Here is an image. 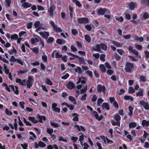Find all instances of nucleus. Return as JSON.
Wrapping results in <instances>:
<instances>
[{
  "instance_id": "obj_1",
  "label": "nucleus",
  "mask_w": 149,
  "mask_h": 149,
  "mask_svg": "<svg viewBox=\"0 0 149 149\" xmlns=\"http://www.w3.org/2000/svg\"><path fill=\"white\" fill-rule=\"evenodd\" d=\"M125 66L124 70L127 73H132L135 70L134 65L133 63L127 62L125 63Z\"/></svg>"
},
{
  "instance_id": "obj_2",
  "label": "nucleus",
  "mask_w": 149,
  "mask_h": 149,
  "mask_svg": "<svg viewBox=\"0 0 149 149\" xmlns=\"http://www.w3.org/2000/svg\"><path fill=\"white\" fill-rule=\"evenodd\" d=\"M38 119L39 120L38 121L34 117L29 116L28 117V119L29 120L34 124H37L39 122L42 123H43L42 120L45 121L46 119V118L45 116H40L39 114H38Z\"/></svg>"
},
{
  "instance_id": "obj_3",
  "label": "nucleus",
  "mask_w": 149,
  "mask_h": 149,
  "mask_svg": "<svg viewBox=\"0 0 149 149\" xmlns=\"http://www.w3.org/2000/svg\"><path fill=\"white\" fill-rule=\"evenodd\" d=\"M96 11L97 12V14L99 15H103L106 12L110 13L109 10L105 8H97L96 10Z\"/></svg>"
},
{
  "instance_id": "obj_4",
  "label": "nucleus",
  "mask_w": 149,
  "mask_h": 149,
  "mask_svg": "<svg viewBox=\"0 0 149 149\" xmlns=\"http://www.w3.org/2000/svg\"><path fill=\"white\" fill-rule=\"evenodd\" d=\"M97 91L98 93L102 92L104 94L106 92V88L104 85L99 84L97 86Z\"/></svg>"
},
{
  "instance_id": "obj_5",
  "label": "nucleus",
  "mask_w": 149,
  "mask_h": 149,
  "mask_svg": "<svg viewBox=\"0 0 149 149\" xmlns=\"http://www.w3.org/2000/svg\"><path fill=\"white\" fill-rule=\"evenodd\" d=\"M78 22L80 24H86L89 22L88 19L87 17H80L77 19Z\"/></svg>"
},
{
  "instance_id": "obj_6",
  "label": "nucleus",
  "mask_w": 149,
  "mask_h": 149,
  "mask_svg": "<svg viewBox=\"0 0 149 149\" xmlns=\"http://www.w3.org/2000/svg\"><path fill=\"white\" fill-rule=\"evenodd\" d=\"M139 104L143 106L146 110H149V104L148 103L142 100L140 101Z\"/></svg>"
},
{
  "instance_id": "obj_7",
  "label": "nucleus",
  "mask_w": 149,
  "mask_h": 149,
  "mask_svg": "<svg viewBox=\"0 0 149 149\" xmlns=\"http://www.w3.org/2000/svg\"><path fill=\"white\" fill-rule=\"evenodd\" d=\"M57 104L55 103H53L52 104V109H53V111L56 113H59L60 112L61 109L57 107Z\"/></svg>"
},
{
  "instance_id": "obj_8",
  "label": "nucleus",
  "mask_w": 149,
  "mask_h": 149,
  "mask_svg": "<svg viewBox=\"0 0 149 149\" xmlns=\"http://www.w3.org/2000/svg\"><path fill=\"white\" fill-rule=\"evenodd\" d=\"M15 81L17 83H18L20 85L23 86L26 85V80L24 79L22 80L21 79L19 78H17L16 79Z\"/></svg>"
},
{
  "instance_id": "obj_9",
  "label": "nucleus",
  "mask_w": 149,
  "mask_h": 149,
  "mask_svg": "<svg viewBox=\"0 0 149 149\" xmlns=\"http://www.w3.org/2000/svg\"><path fill=\"white\" fill-rule=\"evenodd\" d=\"M139 92L136 93V96L137 97H143V93L144 92V89L141 88H140L139 89Z\"/></svg>"
},
{
  "instance_id": "obj_10",
  "label": "nucleus",
  "mask_w": 149,
  "mask_h": 149,
  "mask_svg": "<svg viewBox=\"0 0 149 149\" xmlns=\"http://www.w3.org/2000/svg\"><path fill=\"white\" fill-rule=\"evenodd\" d=\"M39 34L45 38V39H47L49 35V33L47 31H45V33L43 32H40Z\"/></svg>"
},
{
  "instance_id": "obj_11",
  "label": "nucleus",
  "mask_w": 149,
  "mask_h": 149,
  "mask_svg": "<svg viewBox=\"0 0 149 149\" xmlns=\"http://www.w3.org/2000/svg\"><path fill=\"white\" fill-rule=\"evenodd\" d=\"M137 17V15L136 14H134L132 16V18L133 20H131L130 21V22H132L133 23L135 24H137L138 23H139V20H137L135 21V19Z\"/></svg>"
},
{
  "instance_id": "obj_12",
  "label": "nucleus",
  "mask_w": 149,
  "mask_h": 149,
  "mask_svg": "<svg viewBox=\"0 0 149 149\" xmlns=\"http://www.w3.org/2000/svg\"><path fill=\"white\" fill-rule=\"evenodd\" d=\"M67 53L69 56H71L72 57H70L69 58L70 59V60H74L76 58H77V57H79L78 56L75 55L71 52H67Z\"/></svg>"
},
{
  "instance_id": "obj_13",
  "label": "nucleus",
  "mask_w": 149,
  "mask_h": 149,
  "mask_svg": "<svg viewBox=\"0 0 149 149\" xmlns=\"http://www.w3.org/2000/svg\"><path fill=\"white\" fill-rule=\"evenodd\" d=\"M66 87L68 88L72 89L74 88V85L73 83L69 82L66 85Z\"/></svg>"
},
{
  "instance_id": "obj_14",
  "label": "nucleus",
  "mask_w": 149,
  "mask_h": 149,
  "mask_svg": "<svg viewBox=\"0 0 149 149\" xmlns=\"http://www.w3.org/2000/svg\"><path fill=\"white\" fill-rule=\"evenodd\" d=\"M32 5V4L31 3L27 2H25L23 3L22 6L25 9H27L31 7Z\"/></svg>"
},
{
  "instance_id": "obj_15",
  "label": "nucleus",
  "mask_w": 149,
  "mask_h": 149,
  "mask_svg": "<svg viewBox=\"0 0 149 149\" xmlns=\"http://www.w3.org/2000/svg\"><path fill=\"white\" fill-rule=\"evenodd\" d=\"M142 125L143 127H148L149 126V120L147 121L146 120H143L142 122Z\"/></svg>"
},
{
  "instance_id": "obj_16",
  "label": "nucleus",
  "mask_w": 149,
  "mask_h": 149,
  "mask_svg": "<svg viewBox=\"0 0 149 149\" xmlns=\"http://www.w3.org/2000/svg\"><path fill=\"white\" fill-rule=\"evenodd\" d=\"M72 116H73L72 120L74 121H78L79 119L78 118V115L76 113H74L72 114Z\"/></svg>"
},
{
  "instance_id": "obj_17",
  "label": "nucleus",
  "mask_w": 149,
  "mask_h": 149,
  "mask_svg": "<svg viewBox=\"0 0 149 149\" xmlns=\"http://www.w3.org/2000/svg\"><path fill=\"white\" fill-rule=\"evenodd\" d=\"M58 149V146L56 144H54L53 146L51 145H49L47 146V149Z\"/></svg>"
},
{
  "instance_id": "obj_18",
  "label": "nucleus",
  "mask_w": 149,
  "mask_h": 149,
  "mask_svg": "<svg viewBox=\"0 0 149 149\" xmlns=\"http://www.w3.org/2000/svg\"><path fill=\"white\" fill-rule=\"evenodd\" d=\"M79 57H77V58L78 59V61L79 64H84L85 63V62L84 57H79Z\"/></svg>"
},
{
  "instance_id": "obj_19",
  "label": "nucleus",
  "mask_w": 149,
  "mask_h": 149,
  "mask_svg": "<svg viewBox=\"0 0 149 149\" xmlns=\"http://www.w3.org/2000/svg\"><path fill=\"white\" fill-rule=\"evenodd\" d=\"M93 50L95 51L99 52L100 50V46L99 44H97L95 47L93 48Z\"/></svg>"
},
{
  "instance_id": "obj_20",
  "label": "nucleus",
  "mask_w": 149,
  "mask_h": 149,
  "mask_svg": "<svg viewBox=\"0 0 149 149\" xmlns=\"http://www.w3.org/2000/svg\"><path fill=\"white\" fill-rule=\"evenodd\" d=\"M53 2L52 0L51 2L50 3V6L49 9L48 10L54 12L56 9V6L54 5L53 4Z\"/></svg>"
},
{
  "instance_id": "obj_21",
  "label": "nucleus",
  "mask_w": 149,
  "mask_h": 149,
  "mask_svg": "<svg viewBox=\"0 0 149 149\" xmlns=\"http://www.w3.org/2000/svg\"><path fill=\"white\" fill-rule=\"evenodd\" d=\"M111 123L113 126L117 125L120 126V122L117 121L116 122L114 120H111Z\"/></svg>"
},
{
  "instance_id": "obj_22",
  "label": "nucleus",
  "mask_w": 149,
  "mask_h": 149,
  "mask_svg": "<svg viewBox=\"0 0 149 149\" xmlns=\"http://www.w3.org/2000/svg\"><path fill=\"white\" fill-rule=\"evenodd\" d=\"M102 107L103 109L105 108L107 110H109L110 109V107L108 104L106 102L103 103L102 104Z\"/></svg>"
},
{
  "instance_id": "obj_23",
  "label": "nucleus",
  "mask_w": 149,
  "mask_h": 149,
  "mask_svg": "<svg viewBox=\"0 0 149 149\" xmlns=\"http://www.w3.org/2000/svg\"><path fill=\"white\" fill-rule=\"evenodd\" d=\"M140 81L143 82H145L147 81V78L145 76H140L139 77Z\"/></svg>"
},
{
  "instance_id": "obj_24",
  "label": "nucleus",
  "mask_w": 149,
  "mask_h": 149,
  "mask_svg": "<svg viewBox=\"0 0 149 149\" xmlns=\"http://www.w3.org/2000/svg\"><path fill=\"white\" fill-rule=\"evenodd\" d=\"M128 109L130 111L128 113V115L130 117H131L132 116L133 110L134 108L131 106H130L128 107Z\"/></svg>"
},
{
  "instance_id": "obj_25",
  "label": "nucleus",
  "mask_w": 149,
  "mask_h": 149,
  "mask_svg": "<svg viewBox=\"0 0 149 149\" xmlns=\"http://www.w3.org/2000/svg\"><path fill=\"white\" fill-rule=\"evenodd\" d=\"M113 118L116 121L120 122L121 120V117L119 114H117L114 116Z\"/></svg>"
},
{
  "instance_id": "obj_26",
  "label": "nucleus",
  "mask_w": 149,
  "mask_h": 149,
  "mask_svg": "<svg viewBox=\"0 0 149 149\" xmlns=\"http://www.w3.org/2000/svg\"><path fill=\"white\" fill-rule=\"evenodd\" d=\"M50 123L51 125L54 127L57 128L60 127V125L59 124L53 122L52 121H51L50 122Z\"/></svg>"
},
{
  "instance_id": "obj_27",
  "label": "nucleus",
  "mask_w": 149,
  "mask_h": 149,
  "mask_svg": "<svg viewBox=\"0 0 149 149\" xmlns=\"http://www.w3.org/2000/svg\"><path fill=\"white\" fill-rule=\"evenodd\" d=\"M124 99L125 100H130L131 101L134 100L133 97L130 95H125L124 97Z\"/></svg>"
},
{
  "instance_id": "obj_28",
  "label": "nucleus",
  "mask_w": 149,
  "mask_h": 149,
  "mask_svg": "<svg viewBox=\"0 0 149 149\" xmlns=\"http://www.w3.org/2000/svg\"><path fill=\"white\" fill-rule=\"evenodd\" d=\"M31 44H34L39 42V39L36 38H33L31 39Z\"/></svg>"
},
{
  "instance_id": "obj_29",
  "label": "nucleus",
  "mask_w": 149,
  "mask_h": 149,
  "mask_svg": "<svg viewBox=\"0 0 149 149\" xmlns=\"http://www.w3.org/2000/svg\"><path fill=\"white\" fill-rule=\"evenodd\" d=\"M129 6L130 9L131 10H132L134 9L135 8V3L133 2L132 1L129 4Z\"/></svg>"
},
{
  "instance_id": "obj_30",
  "label": "nucleus",
  "mask_w": 149,
  "mask_h": 149,
  "mask_svg": "<svg viewBox=\"0 0 149 149\" xmlns=\"http://www.w3.org/2000/svg\"><path fill=\"white\" fill-rule=\"evenodd\" d=\"M100 48L104 51H106L107 48V45L104 43H102L100 45Z\"/></svg>"
},
{
  "instance_id": "obj_31",
  "label": "nucleus",
  "mask_w": 149,
  "mask_h": 149,
  "mask_svg": "<svg viewBox=\"0 0 149 149\" xmlns=\"http://www.w3.org/2000/svg\"><path fill=\"white\" fill-rule=\"evenodd\" d=\"M114 56L116 60L117 61H119L121 59V57L116 53L114 54Z\"/></svg>"
},
{
  "instance_id": "obj_32",
  "label": "nucleus",
  "mask_w": 149,
  "mask_h": 149,
  "mask_svg": "<svg viewBox=\"0 0 149 149\" xmlns=\"http://www.w3.org/2000/svg\"><path fill=\"white\" fill-rule=\"evenodd\" d=\"M84 38L86 41L88 42L89 43L91 41V39L90 37L88 35H86L84 36Z\"/></svg>"
},
{
  "instance_id": "obj_33",
  "label": "nucleus",
  "mask_w": 149,
  "mask_h": 149,
  "mask_svg": "<svg viewBox=\"0 0 149 149\" xmlns=\"http://www.w3.org/2000/svg\"><path fill=\"white\" fill-rule=\"evenodd\" d=\"M53 29L56 32L61 33L62 31L60 27H57L56 26Z\"/></svg>"
},
{
  "instance_id": "obj_34",
  "label": "nucleus",
  "mask_w": 149,
  "mask_h": 149,
  "mask_svg": "<svg viewBox=\"0 0 149 149\" xmlns=\"http://www.w3.org/2000/svg\"><path fill=\"white\" fill-rule=\"evenodd\" d=\"M104 101V100L102 99V98H98L97 101V106H100V104L103 102Z\"/></svg>"
},
{
  "instance_id": "obj_35",
  "label": "nucleus",
  "mask_w": 149,
  "mask_h": 149,
  "mask_svg": "<svg viewBox=\"0 0 149 149\" xmlns=\"http://www.w3.org/2000/svg\"><path fill=\"white\" fill-rule=\"evenodd\" d=\"M76 4V5L79 8H81L82 5L81 3L78 0H76L74 2Z\"/></svg>"
},
{
  "instance_id": "obj_36",
  "label": "nucleus",
  "mask_w": 149,
  "mask_h": 149,
  "mask_svg": "<svg viewBox=\"0 0 149 149\" xmlns=\"http://www.w3.org/2000/svg\"><path fill=\"white\" fill-rule=\"evenodd\" d=\"M40 24V22L39 21H36L34 23V25L35 28H36L38 27H41V26H39Z\"/></svg>"
},
{
  "instance_id": "obj_37",
  "label": "nucleus",
  "mask_w": 149,
  "mask_h": 149,
  "mask_svg": "<svg viewBox=\"0 0 149 149\" xmlns=\"http://www.w3.org/2000/svg\"><path fill=\"white\" fill-rule=\"evenodd\" d=\"M141 3L145 4L148 7L149 6V0H142Z\"/></svg>"
},
{
  "instance_id": "obj_38",
  "label": "nucleus",
  "mask_w": 149,
  "mask_h": 149,
  "mask_svg": "<svg viewBox=\"0 0 149 149\" xmlns=\"http://www.w3.org/2000/svg\"><path fill=\"white\" fill-rule=\"evenodd\" d=\"M45 82L47 84L50 86L52 85L53 84L52 82L48 78H47L45 79Z\"/></svg>"
},
{
  "instance_id": "obj_39",
  "label": "nucleus",
  "mask_w": 149,
  "mask_h": 149,
  "mask_svg": "<svg viewBox=\"0 0 149 149\" xmlns=\"http://www.w3.org/2000/svg\"><path fill=\"white\" fill-rule=\"evenodd\" d=\"M137 125V124L135 122L130 123L129 124V127L130 128H134Z\"/></svg>"
},
{
  "instance_id": "obj_40",
  "label": "nucleus",
  "mask_w": 149,
  "mask_h": 149,
  "mask_svg": "<svg viewBox=\"0 0 149 149\" xmlns=\"http://www.w3.org/2000/svg\"><path fill=\"white\" fill-rule=\"evenodd\" d=\"M112 43L115 46L118 47H120L122 46V45L121 44L115 41H113Z\"/></svg>"
},
{
  "instance_id": "obj_41",
  "label": "nucleus",
  "mask_w": 149,
  "mask_h": 149,
  "mask_svg": "<svg viewBox=\"0 0 149 149\" xmlns=\"http://www.w3.org/2000/svg\"><path fill=\"white\" fill-rule=\"evenodd\" d=\"M3 67L5 70L4 72L5 73H6V74H9L10 73L9 72V69H7V66H6V65L4 64L3 65Z\"/></svg>"
},
{
  "instance_id": "obj_42",
  "label": "nucleus",
  "mask_w": 149,
  "mask_h": 149,
  "mask_svg": "<svg viewBox=\"0 0 149 149\" xmlns=\"http://www.w3.org/2000/svg\"><path fill=\"white\" fill-rule=\"evenodd\" d=\"M39 146L40 147L44 148L46 146V144L43 142L40 141L38 142Z\"/></svg>"
},
{
  "instance_id": "obj_43",
  "label": "nucleus",
  "mask_w": 149,
  "mask_h": 149,
  "mask_svg": "<svg viewBox=\"0 0 149 149\" xmlns=\"http://www.w3.org/2000/svg\"><path fill=\"white\" fill-rule=\"evenodd\" d=\"M79 134H81V135L79 137V141L80 142H82L83 140L84 139V136L85 137V136L84 135V134L81 132H79Z\"/></svg>"
},
{
  "instance_id": "obj_44",
  "label": "nucleus",
  "mask_w": 149,
  "mask_h": 149,
  "mask_svg": "<svg viewBox=\"0 0 149 149\" xmlns=\"http://www.w3.org/2000/svg\"><path fill=\"white\" fill-rule=\"evenodd\" d=\"M18 38V36L17 35L14 34L11 36L10 37V38L11 40H16Z\"/></svg>"
},
{
  "instance_id": "obj_45",
  "label": "nucleus",
  "mask_w": 149,
  "mask_h": 149,
  "mask_svg": "<svg viewBox=\"0 0 149 149\" xmlns=\"http://www.w3.org/2000/svg\"><path fill=\"white\" fill-rule=\"evenodd\" d=\"M100 67V68L101 71L103 72H105L106 71V69L105 68L103 64H101Z\"/></svg>"
},
{
  "instance_id": "obj_46",
  "label": "nucleus",
  "mask_w": 149,
  "mask_h": 149,
  "mask_svg": "<svg viewBox=\"0 0 149 149\" xmlns=\"http://www.w3.org/2000/svg\"><path fill=\"white\" fill-rule=\"evenodd\" d=\"M26 86L27 88H30L32 86L33 83L27 80L26 81Z\"/></svg>"
},
{
  "instance_id": "obj_47",
  "label": "nucleus",
  "mask_w": 149,
  "mask_h": 149,
  "mask_svg": "<svg viewBox=\"0 0 149 149\" xmlns=\"http://www.w3.org/2000/svg\"><path fill=\"white\" fill-rule=\"evenodd\" d=\"M105 56L106 55L104 54H101L100 57V60L103 62H104L105 61Z\"/></svg>"
},
{
  "instance_id": "obj_48",
  "label": "nucleus",
  "mask_w": 149,
  "mask_h": 149,
  "mask_svg": "<svg viewBox=\"0 0 149 149\" xmlns=\"http://www.w3.org/2000/svg\"><path fill=\"white\" fill-rule=\"evenodd\" d=\"M128 92L130 94H132L135 92V89L132 87H130L128 90Z\"/></svg>"
},
{
  "instance_id": "obj_49",
  "label": "nucleus",
  "mask_w": 149,
  "mask_h": 149,
  "mask_svg": "<svg viewBox=\"0 0 149 149\" xmlns=\"http://www.w3.org/2000/svg\"><path fill=\"white\" fill-rule=\"evenodd\" d=\"M5 113L8 115H11L13 114L12 113L11 111H10L7 108H6L5 109Z\"/></svg>"
},
{
  "instance_id": "obj_50",
  "label": "nucleus",
  "mask_w": 149,
  "mask_h": 149,
  "mask_svg": "<svg viewBox=\"0 0 149 149\" xmlns=\"http://www.w3.org/2000/svg\"><path fill=\"white\" fill-rule=\"evenodd\" d=\"M135 48L138 50H141L142 49V47L141 45L135 44Z\"/></svg>"
},
{
  "instance_id": "obj_51",
  "label": "nucleus",
  "mask_w": 149,
  "mask_h": 149,
  "mask_svg": "<svg viewBox=\"0 0 149 149\" xmlns=\"http://www.w3.org/2000/svg\"><path fill=\"white\" fill-rule=\"evenodd\" d=\"M135 41L137 42H142L143 41V39L142 37H139V38H137V39H135Z\"/></svg>"
},
{
  "instance_id": "obj_52",
  "label": "nucleus",
  "mask_w": 149,
  "mask_h": 149,
  "mask_svg": "<svg viewBox=\"0 0 149 149\" xmlns=\"http://www.w3.org/2000/svg\"><path fill=\"white\" fill-rule=\"evenodd\" d=\"M47 132L48 134L51 135V134L53 133V130L52 128H47Z\"/></svg>"
},
{
  "instance_id": "obj_53",
  "label": "nucleus",
  "mask_w": 149,
  "mask_h": 149,
  "mask_svg": "<svg viewBox=\"0 0 149 149\" xmlns=\"http://www.w3.org/2000/svg\"><path fill=\"white\" fill-rule=\"evenodd\" d=\"M23 120L24 123L26 124V125L29 126H31L32 125V124L29 121H27L25 118H23Z\"/></svg>"
},
{
  "instance_id": "obj_54",
  "label": "nucleus",
  "mask_w": 149,
  "mask_h": 149,
  "mask_svg": "<svg viewBox=\"0 0 149 149\" xmlns=\"http://www.w3.org/2000/svg\"><path fill=\"white\" fill-rule=\"evenodd\" d=\"M125 18L128 20H130L131 19V16L130 14H127L125 12Z\"/></svg>"
},
{
  "instance_id": "obj_55",
  "label": "nucleus",
  "mask_w": 149,
  "mask_h": 149,
  "mask_svg": "<svg viewBox=\"0 0 149 149\" xmlns=\"http://www.w3.org/2000/svg\"><path fill=\"white\" fill-rule=\"evenodd\" d=\"M54 40V38L52 37H50L48 39L47 42L48 43H50L52 42Z\"/></svg>"
},
{
  "instance_id": "obj_56",
  "label": "nucleus",
  "mask_w": 149,
  "mask_h": 149,
  "mask_svg": "<svg viewBox=\"0 0 149 149\" xmlns=\"http://www.w3.org/2000/svg\"><path fill=\"white\" fill-rule=\"evenodd\" d=\"M72 34L74 36H76V35H78V32L77 31V30L75 29H72Z\"/></svg>"
},
{
  "instance_id": "obj_57",
  "label": "nucleus",
  "mask_w": 149,
  "mask_h": 149,
  "mask_svg": "<svg viewBox=\"0 0 149 149\" xmlns=\"http://www.w3.org/2000/svg\"><path fill=\"white\" fill-rule=\"evenodd\" d=\"M33 77L32 76H29L28 77V80H27L33 83V82L34 81V79L33 78Z\"/></svg>"
},
{
  "instance_id": "obj_58",
  "label": "nucleus",
  "mask_w": 149,
  "mask_h": 149,
  "mask_svg": "<svg viewBox=\"0 0 149 149\" xmlns=\"http://www.w3.org/2000/svg\"><path fill=\"white\" fill-rule=\"evenodd\" d=\"M63 56V55L61 54H60V53L59 52H57L55 54V58H61Z\"/></svg>"
},
{
  "instance_id": "obj_59",
  "label": "nucleus",
  "mask_w": 149,
  "mask_h": 149,
  "mask_svg": "<svg viewBox=\"0 0 149 149\" xmlns=\"http://www.w3.org/2000/svg\"><path fill=\"white\" fill-rule=\"evenodd\" d=\"M28 72L27 70H20L18 71L17 74L19 75H20L22 74H24Z\"/></svg>"
},
{
  "instance_id": "obj_60",
  "label": "nucleus",
  "mask_w": 149,
  "mask_h": 149,
  "mask_svg": "<svg viewBox=\"0 0 149 149\" xmlns=\"http://www.w3.org/2000/svg\"><path fill=\"white\" fill-rule=\"evenodd\" d=\"M97 97V96L96 95H93L91 101L93 102H95L96 101Z\"/></svg>"
},
{
  "instance_id": "obj_61",
  "label": "nucleus",
  "mask_w": 149,
  "mask_h": 149,
  "mask_svg": "<svg viewBox=\"0 0 149 149\" xmlns=\"http://www.w3.org/2000/svg\"><path fill=\"white\" fill-rule=\"evenodd\" d=\"M143 17L145 19L149 18V14L146 12H145L143 15Z\"/></svg>"
},
{
  "instance_id": "obj_62",
  "label": "nucleus",
  "mask_w": 149,
  "mask_h": 149,
  "mask_svg": "<svg viewBox=\"0 0 149 149\" xmlns=\"http://www.w3.org/2000/svg\"><path fill=\"white\" fill-rule=\"evenodd\" d=\"M27 28L28 29H31L32 27L33 22H31L27 24Z\"/></svg>"
},
{
  "instance_id": "obj_63",
  "label": "nucleus",
  "mask_w": 149,
  "mask_h": 149,
  "mask_svg": "<svg viewBox=\"0 0 149 149\" xmlns=\"http://www.w3.org/2000/svg\"><path fill=\"white\" fill-rule=\"evenodd\" d=\"M117 51L120 55H122L124 52V51L122 49H117Z\"/></svg>"
},
{
  "instance_id": "obj_64",
  "label": "nucleus",
  "mask_w": 149,
  "mask_h": 149,
  "mask_svg": "<svg viewBox=\"0 0 149 149\" xmlns=\"http://www.w3.org/2000/svg\"><path fill=\"white\" fill-rule=\"evenodd\" d=\"M21 146L23 149H28L27 147L28 146V145L27 143H24V144H21Z\"/></svg>"
}]
</instances>
